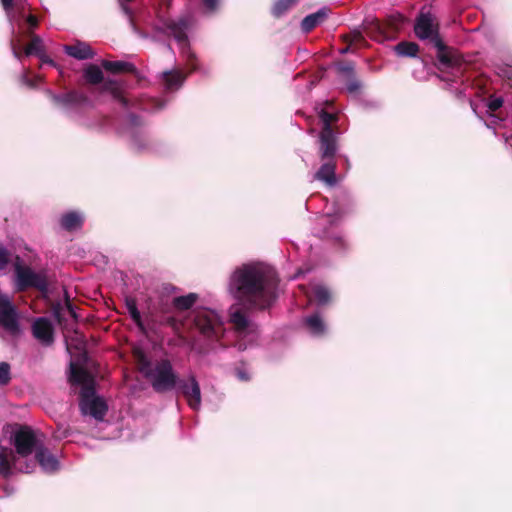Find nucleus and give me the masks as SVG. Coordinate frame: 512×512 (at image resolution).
Listing matches in <instances>:
<instances>
[{"label":"nucleus","instance_id":"6e6552de","mask_svg":"<svg viewBox=\"0 0 512 512\" xmlns=\"http://www.w3.org/2000/svg\"><path fill=\"white\" fill-rule=\"evenodd\" d=\"M230 322L236 329L239 341L237 347L239 350H245L248 344L253 343L257 337L256 325L248 319L240 307L234 305L229 310Z\"/></svg>","mask_w":512,"mask_h":512},{"label":"nucleus","instance_id":"7ed1b4c3","mask_svg":"<svg viewBox=\"0 0 512 512\" xmlns=\"http://www.w3.org/2000/svg\"><path fill=\"white\" fill-rule=\"evenodd\" d=\"M192 25L189 16H180L177 19H171L158 12L154 31L164 36H171L178 43L182 56L187 62L190 72L197 70L196 55L192 52L189 41L188 31Z\"/></svg>","mask_w":512,"mask_h":512},{"label":"nucleus","instance_id":"4468645a","mask_svg":"<svg viewBox=\"0 0 512 512\" xmlns=\"http://www.w3.org/2000/svg\"><path fill=\"white\" fill-rule=\"evenodd\" d=\"M33 336L43 345H51L54 341L53 326L45 317L37 318L32 324Z\"/></svg>","mask_w":512,"mask_h":512},{"label":"nucleus","instance_id":"f8f14e48","mask_svg":"<svg viewBox=\"0 0 512 512\" xmlns=\"http://www.w3.org/2000/svg\"><path fill=\"white\" fill-rule=\"evenodd\" d=\"M178 390L186 398L189 407L198 411L201 406V391L194 375H189L187 380H178Z\"/></svg>","mask_w":512,"mask_h":512},{"label":"nucleus","instance_id":"2eb2a0df","mask_svg":"<svg viewBox=\"0 0 512 512\" xmlns=\"http://www.w3.org/2000/svg\"><path fill=\"white\" fill-rule=\"evenodd\" d=\"M33 460H35L36 464L38 463L41 469L46 473H53L57 471L60 466L58 459L49 452L44 444L38 450Z\"/></svg>","mask_w":512,"mask_h":512},{"label":"nucleus","instance_id":"6ab92c4d","mask_svg":"<svg viewBox=\"0 0 512 512\" xmlns=\"http://www.w3.org/2000/svg\"><path fill=\"white\" fill-rule=\"evenodd\" d=\"M101 92L110 93L123 107H128V100L122 94L121 84L114 79H106L102 81Z\"/></svg>","mask_w":512,"mask_h":512},{"label":"nucleus","instance_id":"a878e982","mask_svg":"<svg viewBox=\"0 0 512 512\" xmlns=\"http://www.w3.org/2000/svg\"><path fill=\"white\" fill-rule=\"evenodd\" d=\"M305 323L310 332L315 336H320L325 332V324L317 314L307 317Z\"/></svg>","mask_w":512,"mask_h":512},{"label":"nucleus","instance_id":"8fccbe9b","mask_svg":"<svg viewBox=\"0 0 512 512\" xmlns=\"http://www.w3.org/2000/svg\"><path fill=\"white\" fill-rule=\"evenodd\" d=\"M237 376H238V378H239L240 380H242V381H246V380H248V379H249V375H248L246 372L241 371V370H238V372H237Z\"/></svg>","mask_w":512,"mask_h":512},{"label":"nucleus","instance_id":"473e14b6","mask_svg":"<svg viewBox=\"0 0 512 512\" xmlns=\"http://www.w3.org/2000/svg\"><path fill=\"white\" fill-rule=\"evenodd\" d=\"M147 102L139 104L140 108L147 111H155L164 107L165 103L159 99L148 98Z\"/></svg>","mask_w":512,"mask_h":512},{"label":"nucleus","instance_id":"f03ea898","mask_svg":"<svg viewBox=\"0 0 512 512\" xmlns=\"http://www.w3.org/2000/svg\"><path fill=\"white\" fill-rule=\"evenodd\" d=\"M15 451L0 447V475L10 477L13 471L31 473L36 468V462L29 458L37 454L44 444L38 434L28 426H19L10 437Z\"/></svg>","mask_w":512,"mask_h":512},{"label":"nucleus","instance_id":"9b49d317","mask_svg":"<svg viewBox=\"0 0 512 512\" xmlns=\"http://www.w3.org/2000/svg\"><path fill=\"white\" fill-rule=\"evenodd\" d=\"M49 95L52 101L65 112H71L90 104L89 98L84 93L77 91H71L61 95L49 92Z\"/></svg>","mask_w":512,"mask_h":512},{"label":"nucleus","instance_id":"4c0bfd02","mask_svg":"<svg viewBox=\"0 0 512 512\" xmlns=\"http://www.w3.org/2000/svg\"><path fill=\"white\" fill-rule=\"evenodd\" d=\"M8 263L9 252L2 244H0V270L5 269Z\"/></svg>","mask_w":512,"mask_h":512},{"label":"nucleus","instance_id":"dca6fc26","mask_svg":"<svg viewBox=\"0 0 512 512\" xmlns=\"http://www.w3.org/2000/svg\"><path fill=\"white\" fill-rule=\"evenodd\" d=\"M337 151L336 136L333 131L322 130L320 133V155L323 160L333 159Z\"/></svg>","mask_w":512,"mask_h":512},{"label":"nucleus","instance_id":"58836bf2","mask_svg":"<svg viewBox=\"0 0 512 512\" xmlns=\"http://www.w3.org/2000/svg\"><path fill=\"white\" fill-rule=\"evenodd\" d=\"M41 80L42 78L40 76H35L33 80L29 79L26 74L22 76L23 83L29 87H36Z\"/></svg>","mask_w":512,"mask_h":512},{"label":"nucleus","instance_id":"39448f33","mask_svg":"<svg viewBox=\"0 0 512 512\" xmlns=\"http://www.w3.org/2000/svg\"><path fill=\"white\" fill-rule=\"evenodd\" d=\"M139 371L149 380L156 392L162 393L176 388L178 376L168 359L151 362L143 353L137 354Z\"/></svg>","mask_w":512,"mask_h":512},{"label":"nucleus","instance_id":"c85d7f7f","mask_svg":"<svg viewBox=\"0 0 512 512\" xmlns=\"http://www.w3.org/2000/svg\"><path fill=\"white\" fill-rule=\"evenodd\" d=\"M297 0H277L272 8V13L276 17H280L284 13H286L293 5H295Z\"/></svg>","mask_w":512,"mask_h":512},{"label":"nucleus","instance_id":"7c9ffc66","mask_svg":"<svg viewBox=\"0 0 512 512\" xmlns=\"http://www.w3.org/2000/svg\"><path fill=\"white\" fill-rule=\"evenodd\" d=\"M13 3H14V0H1V4L7 14V17L9 18V21L11 23H18L20 21V16H18L14 12Z\"/></svg>","mask_w":512,"mask_h":512},{"label":"nucleus","instance_id":"2f4dec72","mask_svg":"<svg viewBox=\"0 0 512 512\" xmlns=\"http://www.w3.org/2000/svg\"><path fill=\"white\" fill-rule=\"evenodd\" d=\"M127 309H128L129 315L132 318V320L137 324V326L140 329H143L141 314H140L136 304L133 301L127 302Z\"/></svg>","mask_w":512,"mask_h":512},{"label":"nucleus","instance_id":"c9c22d12","mask_svg":"<svg viewBox=\"0 0 512 512\" xmlns=\"http://www.w3.org/2000/svg\"><path fill=\"white\" fill-rule=\"evenodd\" d=\"M320 119L323 124L322 130L328 129V131H333L331 123L335 120L334 114L322 110L320 112Z\"/></svg>","mask_w":512,"mask_h":512},{"label":"nucleus","instance_id":"49530a36","mask_svg":"<svg viewBox=\"0 0 512 512\" xmlns=\"http://www.w3.org/2000/svg\"><path fill=\"white\" fill-rule=\"evenodd\" d=\"M64 311L67 312L74 321L77 320V314L75 312L73 305L70 302H66Z\"/></svg>","mask_w":512,"mask_h":512},{"label":"nucleus","instance_id":"20e7f679","mask_svg":"<svg viewBox=\"0 0 512 512\" xmlns=\"http://www.w3.org/2000/svg\"><path fill=\"white\" fill-rule=\"evenodd\" d=\"M70 381L81 385L80 409L82 414L90 415L96 420H102L107 411L105 401L95 395L94 378L85 369L70 363Z\"/></svg>","mask_w":512,"mask_h":512},{"label":"nucleus","instance_id":"bb28decb","mask_svg":"<svg viewBox=\"0 0 512 512\" xmlns=\"http://www.w3.org/2000/svg\"><path fill=\"white\" fill-rule=\"evenodd\" d=\"M418 50V45L414 42H400L395 46V52L402 57H415Z\"/></svg>","mask_w":512,"mask_h":512},{"label":"nucleus","instance_id":"aec40b11","mask_svg":"<svg viewBox=\"0 0 512 512\" xmlns=\"http://www.w3.org/2000/svg\"><path fill=\"white\" fill-rule=\"evenodd\" d=\"M329 10L327 8H321L315 13L307 15L301 22V29L307 33L314 29L319 24L323 23L328 16Z\"/></svg>","mask_w":512,"mask_h":512},{"label":"nucleus","instance_id":"e433bc0d","mask_svg":"<svg viewBox=\"0 0 512 512\" xmlns=\"http://www.w3.org/2000/svg\"><path fill=\"white\" fill-rule=\"evenodd\" d=\"M361 88V83L358 79H356L354 76H350L347 84H346V90L348 93H356Z\"/></svg>","mask_w":512,"mask_h":512},{"label":"nucleus","instance_id":"0eeeda50","mask_svg":"<svg viewBox=\"0 0 512 512\" xmlns=\"http://www.w3.org/2000/svg\"><path fill=\"white\" fill-rule=\"evenodd\" d=\"M15 288L25 291L28 288H36L42 292L47 291L48 282L44 272H35L32 268L23 265L20 257L14 262Z\"/></svg>","mask_w":512,"mask_h":512},{"label":"nucleus","instance_id":"c756f323","mask_svg":"<svg viewBox=\"0 0 512 512\" xmlns=\"http://www.w3.org/2000/svg\"><path fill=\"white\" fill-rule=\"evenodd\" d=\"M43 53V42L42 39L38 36H34L31 39V42L27 45L25 49L26 55H40Z\"/></svg>","mask_w":512,"mask_h":512},{"label":"nucleus","instance_id":"412c9836","mask_svg":"<svg viewBox=\"0 0 512 512\" xmlns=\"http://www.w3.org/2000/svg\"><path fill=\"white\" fill-rule=\"evenodd\" d=\"M164 88L167 91L179 89L185 81V76L179 70H170L162 73Z\"/></svg>","mask_w":512,"mask_h":512},{"label":"nucleus","instance_id":"6e6d98bb","mask_svg":"<svg viewBox=\"0 0 512 512\" xmlns=\"http://www.w3.org/2000/svg\"><path fill=\"white\" fill-rule=\"evenodd\" d=\"M60 437H66V433H63Z\"/></svg>","mask_w":512,"mask_h":512},{"label":"nucleus","instance_id":"4be33fe9","mask_svg":"<svg viewBox=\"0 0 512 512\" xmlns=\"http://www.w3.org/2000/svg\"><path fill=\"white\" fill-rule=\"evenodd\" d=\"M83 215L72 211L62 215L60 219L61 226L67 231H73L80 228L83 224Z\"/></svg>","mask_w":512,"mask_h":512},{"label":"nucleus","instance_id":"864d4df0","mask_svg":"<svg viewBox=\"0 0 512 512\" xmlns=\"http://www.w3.org/2000/svg\"><path fill=\"white\" fill-rule=\"evenodd\" d=\"M512 141V134L506 138V142L510 144V142Z\"/></svg>","mask_w":512,"mask_h":512},{"label":"nucleus","instance_id":"de8ad7c7","mask_svg":"<svg viewBox=\"0 0 512 512\" xmlns=\"http://www.w3.org/2000/svg\"><path fill=\"white\" fill-rule=\"evenodd\" d=\"M167 323L174 329L175 332L179 331L180 324L174 317L168 318Z\"/></svg>","mask_w":512,"mask_h":512},{"label":"nucleus","instance_id":"72a5a7b5","mask_svg":"<svg viewBox=\"0 0 512 512\" xmlns=\"http://www.w3.org/2000/svg\"><path fill=\"white\" fill-rule=\"evenodd\" d=\"M340 219H341V216L338 213H336L334 215L325 214L319 218V221H320L321 225L329 224L331 227H337Z\"/></svg>","mask_w":512,"mask_h":512},{"label":"nucleus","instance_id":"37998d69","mask_svg":"<svg viewBox=\"0 0 512 512\" xmlns=\"http://www.w3.org/2000/svg\"><path fill=\"white\" fill-rule=\"evenodd\" d=\"M22 18H25L26 20V23L29 27V29H34L37 27V24H38V20L37 18L34 16V15H28V16H25L24 14L21 16Z\"/></svg>","mask_w":512,"mask_h":512},{"label":"nucleus","instance_id":"f257e3e1","mask_svg":"<svg viewBox=\"0 0 512 512\" xmlns=\"http://www.w3.org/2000/svg\"><path fill=\"white\" fill-rule=\"evenodd\" d=\"M278 278L276 272L262 263H248L237 267L229 279V292L242 305L266 309L276 299Z\"/></svg>","mask_w":512,"mask_h":512},{"label":"nucleus","instance_id":"a19ab883","mask_svg":"<svg viewBox=\"0 0 512 512\" xmlns=\"http://www.w3.org/2000/svg\"><path fill=\"white\" fill-rule=\"evenodd\" d=\"M503 104L502 98H494L488 102V109L492 112L498 110Z\"/></svg>","mask_w":512,"mask_h":512},{"label":"nucleus","instance_id":"ea45409f","mask_svg":"<svg viewBox=\"0 0 512 512\" xmlns=\"http://www.w3.org/2000/svg\"><path fill=\"white\" fill-rule=\"evenodd\" d=\"M339 71L346 74L348 77L354 74V65L352 63H346L339 65Z\"/></svg>","mask_w":512,"mask_h":512},{"label":"nucleus","instance_id":"f3484780","mask_svg":"<svg viewBox=\"0 0 512 512\" xmlns=\"http://www.w3.org/2000/svg\"><path fill=\"white\" fill-rule=\"evenodd\" d=\"M336 163L333 159H327L319 170L315 173L314 179L324 182L327 186H335L337 183L336 178Z\"/></svg>","mask_w":512,"mask_h":512},{"label":"nucleus","instance_id":"f704fd0d","mask_svg":"<svg viewBox=\"0 0 512 512\" xmlns=\"http://www.w3.org/2000/svg\"><path fill=\"white\" fill-rule=\"evenodd\" d=\"M10 381V365L7 362L0 363V386L8 384Z\"/></svg>","mask_w":512,"mask_h":512},{"label":"nucleus","instance_id":"3c124183","mask_svg":"<svg viewBox=\"0 0 512 512\" xmlns=\"http://www.w3.org/2000/svg\"><path fill=\"white\" fill-rule=\"evenodd\" d=\"M54 316L56 317V319L58 320L59 323H62V321H63L62 314L58 308L54 309Z\"/></svg>","mask_w":512,"mask_h":512},{"label":"nucleus","instance_id":"cd10ccee","mask_svg":"<svg viewBox=\"0 0 512 512\" xmlns=\"http://www.w3.org/2000/svg\"><path fill=\"white\" fill-rule=\"evenodd\" d=\"M313 296L318 305L327 304L331 298L329 290L323 285L313 287Z\"/></svg>","mask_w":512,"mask_h":512},{"label":"nucleus","instance_id":"a18cd8bd","mask_svg":"<svg viewBox=\"0 0 512 512\" xmlns=\"http://www.w3.org/2000/svg\"><path fill=\"white\" fill-rule=\"evenodd\" d=\"M320 236L332 238V239H335L337 241H341L342 240V235L340 233H338V232H331L330 233L327 229H325Z\"/></svg>","mask_w":512,"mask_h":512},{"label":"nucleus","instance_id":"ddd939ff","mask_svg":"<svg viewBox=\"0 0 512 512\" xmlns=\"http://www.w3.org/2000/svg\"><path fill=\"white\" fill-rule=\"evenodd\" d=\"M122 133L130 138L132 145L138 150L144 148L143 122L138 116L134 114L127 116Z\"/></svg>","mask_w":512,"mask_h":512},{"label":"nucleus","instance_id":"c03bdc74","mask_svg":"<svg viewBox=\"0 0 512 512\" xmlns=\"http://www.w3.org/2000/svg\"><path fill=\"white\" fill-rule=\"evenodd\" d=\"M131 0H118L123 12L128 16L129 20L132 21V11L131 9L127 6V3L130 2Z\"/></svg>","mask_w":512,"mask_h":512},{"label":"nucleus","instance_id":"79ce46f5","mask_svg":"<svg viewBox=\"0 0 512 512\" xmlns=\"http://www.w3.org/2000/svg\"><path fill=\"white\" fill-rule=\"evenodd\" d=\"M204 7L207 11L213 12L216 10L219 0H202Z\"/></svg>","mask_w":512,"mask_h":512},{"label":"nucleus","instance_id":"5fc2aeb1","mask_svg":"<svg viewBox=\"0 0 512 512\" xmlns=\"http://www.w3.org/2000/svg\"><path fill=\"white\" fill-rule=\"evenodd\" d=\"M164 1L167 3V5H170L171 0H164Z\"/></svg>","mask_w":512,"mask_h":512},{"label":"nucleus","instance_id":"1a4fd4ad","mask_svg":"<svg viewBox=\"0 0 512 512\" xmlns=\"http://www.w3.org/2000/svg\"><path fill=\"white\" fill-rule=\"evenodd\" d=\"M193 322L199 332L208 339H218L222 333V318L214 310L208 308L195 310Z\"/></svg>","mask_w":512,"mask_h":512},{"label":"nucleus","instance_id":"09e8293b","mask_svg":"<svg viewBox=\"0 0 512 512\" xmlns=\"http://www.w3.org/2000/svg\"><path fill=\"white\" fill-rule=\"evenodd\" d=\"M42 63L49 64L51 66H55V63L53 60H51L44 52L38 55Z\"/></svg>","mask_w":512,"mask_h":512},{"label":"nucleus","instance_id":"423d86ee","mask_svg":"<svg viewBox=\"0 0 512 512\" xmlns=\"http://www.w3.org/2000/svg\"><path fill=\"white\" fill-rule=\"evenodd\" d=\"M414 32L420 40H427L437 50V59L443 68L453 67L457 60L439 36V27L433 15L425 8L416 18Z\"/></svg>","mask_w":512,"mask_h":512},{"label":"nucleus","instance_id":"393cba45","mask_svg":"<svg viewBox=\"0 0 512 512\" xmlns=\"http://www.w3.org/2000/svg\"><path fill=\"white\" fill-rule=\"evenodd\" d=\"M197 298L198 296L195 293L178 296L173 299V306L177 310H188L195 304Z\"/></svg>","mask_w":512,"mask_h":512},{"label":"nucleus","instance_id":"a211bd4d","mask_svg":"<svg viewBox=\"0 0 512 512\" xmlns=\"http://www.w3.org/2000/svg\"><path fill=\"white\" fill-rule=\"evenodd\" d=\"M63 50L67 55L77 60L91 59L95 55L90 45L81 41H78L73 45H64Z\"/></svg>","mask_w":512,"mask_h":512},{"label":"nucleus","instance_id":"5701e85b","mask_svg":"<svg viewBox=\"0 0 512 512\" xmlns=\"http://www.w3.org/2000/svg\"><path fill=\"white\" fill-rule=\"evenodd\" d=\"M102 67L111 73H120V72H128V73H136V67L126 61H102Z\"/></svg>","mask_w":512,"mask_h":512},{"label":"nucleus","instance_id":"b1692460","mask_svg":"<svg viewBox=\"0 0 512 512\" xmlns=\"http://www.w3.org/2000/svg\"><path fill=\"white\" fill-rule=\"evenodd\" d=\"M83 76L85 80L92 85L100 84L104 79L102 70L94 64H90L84 69Z\"/></svg>","mask_w":512,"mask_h":512},{"label":"nucleus","instance_id":"9d476101","mask_svg":"<svg viewBox=\"0 0 512 512\" xmlns=\"http://www.w3.org/2000/svg\"><path fill=\"white\" fill-rule=\"evenodd\" d=\"M0 326L10 335L21 333L20 312L12 298L0 290Z\"/></svg>","mask_w":512,"mask_h":512},{"label":"nucleus","instance_id":"603ef678","mask_svg":"<svg viewBox=\"0 0 512 512\" xmlns=\"http://www.w3.org/2000/svg\"><path fill=\"white\" fill-rule=\"evenodd\" d=\"M13 55L15 58L20 59V54L18 51L15 50V48H13Z\"/></svg>","mask_w":512,"mask_h":512}]
</instances>
